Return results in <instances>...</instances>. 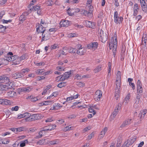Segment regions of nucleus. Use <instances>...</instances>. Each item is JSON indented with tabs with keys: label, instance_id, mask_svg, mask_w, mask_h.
Segmentation results:
<instances>
[{
	"label": "nucleus",
	"instance_id": "1",
	"mask_svg": "<svg viewBox=\"0 0 147 147\" xmlns=\"http://www.w3.org/2000/svg\"><path fill=\"white\" fill-rule=\"evenodd\" d=\"M38 25H39V26L38 27L36 28V31L38 33H42V39L41 41H44L45 40H47L48 39V38L45 36V35H44L43 36V34L45 30V28H43L44 26H42V25H39V24H38Z\"/></svg>",
	"mask_w": 147,
	"mask_h": 147
},
{
	"label": "nucleus",
	"instance_id": "2",
	"mask_svg": "<svg viewBox=\"0 0 147 147\" xmlns=\"http://www.w3.org/2000/svg\"><path fill=\"white\" fill-rule=\"evenodd\" d=\"M71 74V72L70 71L66 72L62 76L60 75L57 77L56 78V80H57L59 78V81H64L69 78Z\"/></svg>",
	"mask_w": 147,
	"mask_h": 147
},
{
	"label": "nucleus",
	"instance_id": "3",
	"mask_svg": "<svg viewBox=\"0 0 147 147\" xmlns=\"http://www.w3.org/2000/svg\"><path fill=\"white\" fill-rule=\"evenodd\" d=\"M99 33V36L100 37L101 41L103 43H105L107 40L108 36L105 33H104V31L101 30H100V32Z\"/></svg>",
	"mask_w": 147,
	"mask_h": 147
},
{
	"label": "nucleus",
	"instance_id": "4",
	"mask_svg": "<svg viewBox=\"0 0 147 147\" xmlns=\"http://www.w3.org/2000/svg\"><path fill=\"white\" fill-rule=\"evenodd\" d=\"M136 139V138H135L128 139L125 142L122 147H128L129 145H132L135 141Z\"/></svg>",
	"mask_w": 147,
	"mask_h": 147
},
{
	"label": "nucleus",
	"instance_id": "5",
	"mask_svg": "<svg viewBox=\"0 0 147 147\" xmlns=\"http://www.w3.org/2000/svg\"><path fill=\"white\" fill-rule=\"evenodd\" d=\"M140 96L139 94H137L135 100V103L134 105V107L136 109L138 108L140 106V102H141L140 100Z\"/></svg>",
	"mask_w": 147,
	"mask_h": 147
},
{
	"label": "nucleus",
	"instance_id": "6",
	"mask_svg": "<svg viewBox=\"0 0 147 147\" xmlns=\"http://www.w3.org/2000/svg\"><path fill=\"white\" fill-rule=\"evenodd\" d=\"M102 92L100 90H97L95 93L94 94V99L95 101H98L102 96Z\"/></svg>",
	"mask_w": 147,
	"mask_h": 147
},
{
	"label": "nucleus",
	"instance_id": "7",
	"mask_svg": "<svg viewBox=\"0 0 147 147\" xmlns=\"http://www.w3.org/2000/svg\"><path fill=\"white\" fill-rule=\"evenodd\" d=\"M82 46L79 45L78 46V49L77 50V53L79 55H84L86 51V50L84 47H82Z\"/></svg>",
	"mask_w": 147,
	"mask_h": 147
},
{
	"label": "nucleus",
	"instance_id": "8",
	"mask_svg": "<svg viewBox=\"0 0 147 147\" xmlns=\"http://www.w3.org/2000/svg\"><path fill=\"white\" fill-rule=\"evenodd\" d=\"M0 81L3 83L7 84L9 82V78L7 75H3L0 76Z\"/></svg>",
	"mask_w": 147,
	"mask_h": 147
},
{
	"label": "nucleus",
	"instance_id": "9",
	"mask_svg": "<svg viewBox=\"0 0 147 147\" xmlns=\"http://www.w3.org/2000/svg\"><path fill=\"white\" fill-rule=\"evenodd\" d=\"M32 10L37 11V14L39 15H42V9L40 7V6H39V5H36L33 6Z\"/></svg>",
	"mask_w": 147,
	"mask_h": 147
},
{
	"label": "nucleus",
	"instance_id": "10",
	"mask_svg": "<svg viewBox=\"0 0 147 147\" xmlns=\"http://www.w3.org/2000/svg\"><path fill=\"white\" fill-rule=\"evenodd\" d=\"M98 46V44L97 42H91L88 45V48L92 50H95Z\"/></svg>",
	"mask_w": 147,
	"mask_h": 147
},
{
	"label": "nucleus",
	"instance_id": "11",
	"mask_svg": "<svg viewBox=\"0 0 147 147\" xmlns=\"http://www.w3.org/2000/svg\"><path fill=\"white\" fill-rule=\"evenodd\" d=\"M29 13L28 12L23 13L21 15L19 18V20L20 21L23 22L26 19L27 16L28 15Z\"/></svg>",
	"mask_w": 147,
	"mask_h": 147
},
{
	"label": "nucleus",
	"instance_id": "12",
	"mask_svg": "<svg viewBox=\"0 0 147 147\" xmlns=\"http://www.w3.org/2000/svg\"><path fill=\"white\" fill-rule=\"evenodd\" d=\"M70 22L68 20H62L60 23L61 27H67L69 25Z\"/></svg>",
	"mask_w": 147,
	"mask_h": 147
},
{
	"label": "nucleus",
	"instance_id": "13",
	"mask_svg": "<svg viewBox=\"0 0 147 147\" xmlns=\"http://www.w3.org/2000/svg\"><path fill=\"white\" fill-rule=\"evenodd\" d=\"M12 77L15 79H18L23 77V76L22 75L20 71L16 72L15 73L13 74L12 75Z\"/></svg>",
	"mask_w": 147,
	"mask_h": 147
},
{
	"label": "nucleus",
	"instance_id": "14",
	"mask_svg": "<svg viewBox=\"0 0 147 147\" xmlns=\"http://www.w3.org/2000/svg\"><path fill=\"white\" fill-rule=\"evenodd\" d=\"M56 125H51L45 127L43 129V130L44 131H51L54 129L56 127Z\"/></svg>",
	"mask_w": 147,
	"mask_h": 147
},
{
	"label": "nucleus",
	"instance_id": "15",
	"mask_svg": "<svg viewBox=\"0 0 147 147\" xmlns=\"http://www.w3.org/2000/svg\"><path fill=\"white\" fill-rule=\"evenodd\" d=\"M86 25L87 27L90 28H93V27L95 26V24L94 22H92L91 21H86Z\"/></svg>",
	"mask_w": 147,
	"mask_h": 147
},
{
	"label": "nucleus",
	"instance_id": "16",
	"mask_svg": "<svg viewBox=\"0 0 147 147\" xmlns=\"http://www.w3.org/2000/svg\"><path fill=\"white\" fill-rule=\"evenodd\" d=\"M123 18L121 16L118 17L114 19L115 22L117 24H120L123 20Z\"/></svg>",
	"mask_w": 147,
	"mask_h": 147
},
{
	"label": "nucleus",
	"instance_id": "17",
	"mask_svg": "<svg viewBox=\"0 0 147 147\" xmlns=\"http://www.w3.org/2000/svg\"><path fill=\"white\" fill-rule=\"evenodd\" d=\"M147 112V110L146 109H144L143 110L140 111L139 114V116L140 117L141 119L144 117Z\"/></svg>",
	"mask_w": 147,
	"mask_h": 147
},
{
	"label": "nucleus",
	"instance_id": "18",
	"mask_svg": "<svg viewBox=\"0 0 147 147\" xmlns=\"http://www.w3.org/2000/svg\"><path fill=\"white\" fill-rule=\"evenodd\" d=\"M139 10L138 5L136 3L134 5V16H136L138 14V11Z\"/></svg>",
	"mask_w": 147,
	"mask_h": 147
},
{
	"label": "nucleus",
	"instance_id": "19",
	"mask_svg": "<svg viewBox=\"0 0 147 147\" xmlns=\"http://www.w3.org/2000/svg\"><path fill=\"white\" fill-rule=\"evenodd\" d=\"M13 55V54L12 52H9L7 53V58L6 59H3V60L4 61L5 60L6 61H11V56Z\"/></svg>",
	"mask_w": 147,
	"mask_h": 147
},
{
	"label": "nucleus",
	"instance_id": "20",
	"mask_svg": "<svg viewBox=\"0 0 147 147\" xmlns=\"http://www.w3.org/2000/svg\"><path fill=\"white\" fill-rule=\"evenodd\" d=\"M11 61H16L14 63L15 65H17L19 63L18 62V56L17 55H12L11 56Z\"/></svg>",
	"mask_w": 147,
	"mask_h": 147
},
{
	"label": "nucleus",
	"instance_id": "21",
	"mask_svg": "<svg viewBox=\"0 0 147 147\" xmlns=\"http://www.w3.org/2000/svg\"><path fill=\"white\" fill-rule=\"evenodd\" d=\"M16 94V92L13 91H9L7 93L6 95L7 97H13Z\"/></svg>",
	"mask_w": 147,
	"mask_h": 147
},
{
	"label": "nucleus",
	"instance_id": "22",
	"mask_svg": "<svg viewBox=\"0 0 147 147\" xmlns=\"http://www.w3.org/2000/svg\"><path fill=\"white\" fill-rule=\"evenodd\" d=\"M119 111L115 109L111 116V118L112 119H113L118 114Z\"/></svg>",
	"mask_w": 147,
	"mask_h": 147
},
{
	"label": "nucleus",
	"instance_id": "23",
	"mask_svg": "<svg viewBox=\"0 0 147 147\" xmlns=\"http://www.w3.org/2000/svg\"><path fill=\"white\" fill-rule=\"evenodd\" d=\"M34 121L36 120H39L42 119V116L41 114H34Z\"/></svg>",
	"mask_w": 147,
	"mask_h": 147
},
{
	"label": "nucleus",
	"instance_id": "24",
	"mask_svg": "<svg viewBox=\"0 0 147 147\" xmlns=\"http://www.w3.org/2000/svg\"><path fill=\"white\" fill-rule=\"evenodd\" d=\"M79 96V95L77 94L76 95H74V96H71L70 97H67L66 99V101H68L74 99H76L78 97V96Z\"/></svg>",
	"mask_w": 147,
	"mask_h": 147
},
{
	"label": "nucleus",
	"instance_id": "25",
	"mask_svg": "<svg viewBox=\"0 0 147 147\" xmlns=\"http://www.w3.org/2000/svg\"><path fill=\"white\" fill-rule=\"evenodd\" d=\"M32 88L30 87H28L26 88H23L21 89V91L25 92H28L30 91Z\"/></svg>",
	"mask_w": 147,
	"mask_h": 147
},
{
	"label": "nucleus",
	"instance_id": "26",
	"mask_svg": "<svg viewBox=\"0 0 147 147\" xmlns=\"http://www.w3.org/2000/svg\"><path fill=\"white\" fill-rule=\"evenodd\" d=\"M131 119H128L125 121L121 125V127H123L125 126L126 125L129 124H130L131 123Z\"/></svg>",
	"mask_w": 147,
	"mask_h": 147
},
{
	"label": "nucleus",
	"instance_id": "27",
	"mask_svg": "<svg viewBox=\"0 0 147 147\" xmlns=\"http://www.w3.org/2000/svg\"><path fill=\"white\" fill-rule=\"evenodd\" d=\"M29 71L30 70L28 68H26L25 69H22L20 71L23 76V77H24V74L26 73H28Z\"/></svg>",
	"mask_w": 147,
	"mask_h": 147
},
{
	"label": "nucleus",
	"instance_id": "28",
	"mask_svg": "<svg viewBox=\"0 0 147 147\" xmlns=\"http://www.w3.org/2000/svg\"><path fill=\"white\" fill-rule=\"evenodd\" d=\"M68 52L70 53H75L77 51L76 49L70 47L67 48Z\"/></svg>",
	"mask_w": 147,
	"mask_h": 147
},
{
	"label": "nucleus",
	"instance_id": "29",
	"mask_svg": "<svg viewBox=\"0 0 147 147\" xmlns=\"http://www.w3.org/2000/svg\"><path fill=\"white\" fill-rule=\"evenodd\" d=\"M130 97V94L129 93H128L126 96L125 99L124 100V102H125L126 103H127L129 101Z\"/></svg>",
	"mask_w": 147,
	"mask_h": 147
},
{
	"label": "nucleus",
	"instance_id": "30",
	"mask_svg": "<svg viewBox=\"0 0 147 147\" xmlns=\"http://www.w3.org/2000/svg\"><path fill=\"white\" fill-rule=\"evenodd\" d=\"M26 58V56L25 55H23L19 57L18 56V62L19 63L22 60L25 59Z\"/></svg>",
	"mask_w": 147,
	"mask_h": 147
},
{
	"label": "nucleus",
	"instance_id": "31",
	"mask_svg": "<svg viewBox=\"0 0 147 147\" xmlns=\"http://www.w3.org/2000/svg\"><path fill=\"white\" fill-rule=\"evenodd\" d=\"M27 140H26L20 142V146L21 147H24L25 146L26 144L28 143Z\"/></svg>",
	"mask_w": 147,
	"mask_h": 147
},
{
	"label": "nucleus",
	"instance_id": "32",
	"mask_svg": "<svg viewBox=\"0 0 147 147\" xmlns=\"http://www.w3.org/2000/svg\"><path fill=\"white\" fill-rule=\"evenodd\" d=\"M66 85V84L65 82H61L58 84L57 87L59 88H61L65 86Z\"/></svg>",
	"mask_w": 147,
	"mask_h": 147
},
{
	"label": "nucleus",
	"instance_id": "33",
	"mask_svg": "<svg viewBox=\"0 0 147 147\" xmlns=\"http://www.w3.org/2000/svg\"><path fill=\"white\" fill-rule=\"evenodd\" d=\"M117 48V40L116 38L115 40L114 44L113 45V50H116Z\"/></svg>",
	"mask_w": 147,
	"mask_h": 147
},
{
	"label": "nucleus",
	"instance_id": "34",
	"mask_svg": "<svg viewBox=\"0 0 147 147\" xmlns=\"http://www.w3.org/2000/svg\"><path fill=\"white\" fill-rule=\"evenodd\" d=\"M102 66L101 65H99L96 67L94 69V71L95 73L98 72L101 70Z\"/></svg>",
	"mask_w": 147,
	"mask_h": 147
},
{
	"label": "nucleus",
	"instance_id": "35",
	"mask_svg": "<svg viewBox=\"0 0 147 147\" xmlns=\"http://www.w3.org/2000/svg\"><path fill=\"white\" fill-rule=\"evenodd\" d=\"M7 85H0V88L2 90H6V89H7Z\"/></svg>",
	"mask_w": 147,
	"mask_h": 147
},
{
	"label": "nucleus",
	"instance_id": "36",
	"mask_svg": "<svg viewBox=\"0 0 147 147\" xmlns=\"http://www.w3.org/2000/svg\"><path fill=\"white\" fill-rule=\"evenodd\" d=\"M143 92V88L142 87H137V94H141Z\"/></svg>",
	"mask_w": 147,
	"mask_h": 147
},
{
	"label": "nucleus",
	"instance_id": "37",
	"mask_svg": "<svg viewBox=\"0 0 147 147\" xmlns=\"http://www.w3.org/2000/svg\"><path fill=\"white\" fill-rule=\"evenodd\" d=\"M58 143V142L57 140H54L50 141L49 142V144L50 145H53L56 144Z\"/></svg>",
	"mask_w": 147,
	"mask_h": 147
},
{
	"label": "nucleus",
	"instance_id": "38",
	"mask_svg": "<svg viewBox=\"0 0 147 147\" xmlns=\"http://www.w3.org/2000/svg\"><path fill=\"white\" fill-rule=\"evenodd\" d=\"M53 106L55 110H57L60 107H62V106H61L60 105L59 103H55L53 105Z\"/></svg>",
	"mask_w": 147,
	"mask_h": 147
},
{
	"label": "nucleus",
	"instance_id": "39",
	"mask_svg": "<svg viewBox=\"0 0 147 147\" xmlns=\"http://www.w3.org/2000/svg\"><path fill=\"white\" fill-rule=\"evenodd\" d=\"M119 91L115 90V97L117 100L118 99L119 96Z\"/></svg>",
	"mask_w": 147,
	"mask_h": 147
},
{
	"label": "nucleus",
	"instance_id": "40",
	"mask_svg": "<svg viewBox=\"0 0 147 147\" xmlns=\"http://www.w3.org/2000/svg\"><path fill=\"white\" fill-rule=\"evenodd\" d=\"M46 4L47 6H51L54 4L53 1H47L46 2Z\"/></svg>",
	"mask_w": 147,
	"mask_h": 147
},
{
	"label": "nucleus",
	"instance_id": "41",
	"mask_svg": "<svg viewBox=\"0 0 147 147\" xmlns=\"http://www.w3.org/2000/svg\"><path fill=\"white\" fill-rule=\"evenodd\" d=\"M6 29L5 26L0 25V32H4Z\"/></svg>",
	"mask_w": 147,
	"mask_h": 147
},
{
	"label": "nucleus",
	"instance_id": "42",
	"mask_svg": "<svg viewBox=\"0 0 147 147\" xmlns=\"http://www.w3.org/2000/svg\"><path fill=\"white\" fill-rule=\"evenodd\" d=\"M82 12H83L84 15L85 16H89L91 15L90 13H89V12L88 11H87L85 10H83L82 11Z\"/></svg>",
	"mask_w": 147,
	"mask_h": 147
},
{
	"label": "nucleus",
	"instance_id": "43",
	"mask_svg": "<svg viewBox=\"0 0 147 147\" xmlns=\"http://www.w3.org/2000/svg\"><path fill=\"white\" fill-rule=\"evenodd\" d=\"M117 77L116 80H121V72L119 71L117 72Z\"/></svg>",
	"mask_w": 147,
	"mask_h": 147
},
{
	"label": "nucleus",
	"instance_id": "44",
	"mask_svg": "<svg viewBox=\"0 0 147 147\" xmlns=\"http://www.w3.org/2000/svg\"><path fill=\"white\" fill-rule=\"evenodd\" d=\"M121 106L122 104L121 103H118V105L116 106L115 109L119 111L121 109Z\"/></svg>",
	"mask_w": 147,
	"mask_h": 147
},
{
	"label": "nucleus",
	"instance_id": "45",
	"mask_svg": "<svg viewBox=\"0 0 147 147\" xmlns=\"http://www.w3.org/2000/svg\"><path fill=\"white\" fill-rule=\"evenodd\" d=\"M44 105H49L53 103L54 102L53 100L46 101H44Z\"/></svg>",
	"mask_w": 147,
	"mask_h": 147
},
{
	"label": "nucleus",
	"instance_id": "46",
	"mask_svg": "<svg viewBox=\"0 0 147 147\" xmlns=\"http://www.w3.org/2000/svg\"><path fill=\"white\" fill-rule=\"evenodd\" d=\"M94 132H92L88 136L87 139L88 140H90L92 137L94 136Z\"/></svg>",
	"mask_w": 147,
	"mask_h": 147
},
{
	"label": "nucleus",
	"instance_id": "47",
	"mask_svg": "<svg viewBox=\"0 0 147 147\" xmlns=\"http://www.w3.org/2000/svg\"><path fill=\"white\" fill-rule=\"evenodd\" d=\"M76 84L80 87H82L84 86V83L82 82H77Z\"/></svg>",
	"mask_w": 147,
	"mask_h": 147
},
{
	"label": "nucleus",
	"instance_id": "48",
	"mask_svg": "<svg viewBox=\"0 0 147 147\" xmlns=\"http://www.w3.org/2000/svg\"><path fill=\"white\" fill-rule=\"evenodd\" d=\"M35 73L37 74H43V71L42 69H38L36 71Z\"/></svg>",
	"mask_w": 147,
	"mask_h": 147
},
{
	"label": "nucleus",
	"instance_id": "49",
	"mask_svg": "<svg viewBox=\"0 0 147 147\" xmlns=\"http://www.w3.org/2000/svg\"><path fill=\"white\" fill-rule=\"evenodd\" d=\"M89 111L90 113H92L93 115L96 114V112L92 108H90L89 109Z\"/></svg>",
	"mask_w": 147,
	"mask_h": 147
},
{
	"label": "nucleus",
	"instance_id": "50",
	"mask_svg": "<svg viewBox=\"0 0 147 147\" xmlns=\"http://www.w3.org/2000/svg\"><path fill=\"white\" fill-rule=\"evenodd\" d=\"M147 38L146 37L144 38V36H143L142 39V43L144 44V43L145 44L144 45H146V40Z\"/></svg>",
	"mask_w": 147,
	"mask_h": 147
},
{
	"label": "nucleus",
	"instance_id": "51",
	"mask_svg": "<svg viewBox=\"0 0 147 147\" xmlns=\"http://www.w3.org/2000/svg\"><path fill=\"white\" fill-rule=\"evenodd\" d=\"M19 109V107L18 106H16L14 107H12L11 109V110L12 111H16L18 110Z\"/></svg>",
	"mask_w": 147,
	"mask_h": 147
},
{
	"label": "nucleus",
	"instance_id": "52",
	"mask_svg": "<svg viewBox=\"0 0 147 147\" xmlns=\"http://www.w3.org/2000/svg\"><path fill=\"white\" fill-rule=\"evenodd\" d=\"M73 127L71 126L70 125H69L68 126H66L65 128V131H67V130H70L71 129H72Z\"/></svg>",
	"mask_w": 147,
	"mask_h": 147
},
{
	"label": "nucleus",
	"instance_id": "53",
	"mask_svg": "<svg viewBox=\"0 0 147 147\" xmlns=\"http://www.w3.org/2000/svg\"><path fill=\"white\" fill-rule=\"evenodd\" d=\"M43 131H44L43 130V129L42 130L40 131L38 133L39 136H36V138H39L41 137L42 136V132H43Z\"/></svg>",
	"mask_w": 147,
	"mask_h": 147
},
{
	"label": "nucleus",
	"instance_id": "54",
	"mask_svg": "<svg viewBox=\"0 0 147 147\" xmlns=\"http://www.w3.org/2000/svg\"><path fill=\"white\" fill-rule=\"evenodd\" d=\"M64 122V121L63 119H59L57 121V123L59 124H61Z\"/></svg>",
	"mask_w": 147,
	"mask_h": 147
},
{
	"label": "nucleus",
	"instance_id": "55",
	"mask_svg": "<svg viewBox=\"0 0 147 147\" xmlns=\"http://www.w3.org/2000/svg\"><path fill=\"white\" fill-rule=\"evenodd\" d=\"M34 63L35 64V65L37 66L42 65L43 64H44V63L43 62H41L38 63H36L35 62Z\"/></svg>",
	"mask_w": 147,
	"mask_h": 147
},
{
	"label": "nucleus",
	"instance_id": "56",
	"mask_svg": "<svg viewBox=\"0 0 147 147\" xmlns=\"http://www.w3.org/2000/svg\"><path fill=\"white\" fill-rule=\"evenodd\" d=\"M45 142V140H42L38 141L37 143L39 145H41Z\"/></svg>",
	"mask_w": 147,
	"mask_h": 147
},
{
	"label": "nucleus",
	"instance_id": "57",
	"mask_svg": "<svg viewBox=\"0 0 147 147\" xmlns=\"http://www.w3.org/2000/svg\"><path fill=\"white\" fill-rule=\"evenodd\" d=\"M59 53H60L61 54V55H66V51H63V50H60L59 52Z\"/></svg>",
	"mask_w": 147,
	"mask_h": 147
},
{
	"label": "nucleus",
	"instance_id": "58",
	"mask_svg": "<svg viewBox=\"0 0 147 147\" xmlns=\"http://www.w3.org/2000/svg\"><path fill=\"white\" fill-rule=\"evenodd\" d=\"M89 7H90L88 11L89 12V13H90L91 14L93 11V7L91 5V6H90Z\"/></svg>",
	"mask_w": 147,
	"mask_h": 147
},
{
	"label": "nucleus",
	"instance_id": "59",
	"mask_svg": "<svg viewBox=\"0 0 147 147\" xmlns=\"http://www.w3.org/2000/svg\"><path fill=\"white\" fill-rule=\"evenodd\" d=\"M76 36V33H70L68 34V36L71 38Z\"/></svg>",
	"mask_w": 147,
	"mask_h": 147
},
{
	"label": "nucleus",
	"instance_id": "60",
	"mask_svg": "<svg viewBox=\"0 0 147 147\" xmlns=\"http://www.w3.org/2000/svg\"><path fill=\"white\" fill-rule=\"evenodd\" d=\"M119 14L118 12L117 11H115L114 12V19L116 18L119 17L118 16Z\"/></svg>",
	"mask_w": 147,
	"mask_h": 147
},
{
	"label": "nucleus",
	"instance_id": "61",
	"mask_svg": "<svg viewBox=\"0 0 147 147\" xmlns=\"http://www.w3.org/2000/svg\"><path fill=\"white\" fill-rule=\"evenodd\" d=\"M116 86H120L121 80H116Z\"/></svg>",
	"mask_w": 147,
	"mask_h": 147
},
{
	"label": "nucleus",
	"instance_id": "62",
	"mask_svg": "<svg viewBox=\"0 0 147 147\" xmlns=\"http://www.w3.org/2000/svg\"><path fill=\"white\" fill-rule=\"evenodd\" d=\"M24 127H20L16 128V132H20L23 130Z\"/></svg>",
	"mask_w": 147,
	"mask_h": 147
},
{
	"label": "nucleus",
	"instance_id": "63",
	"mask_svg": "<svg viewBox=\"0 0 147 147\" xmlns=\"http://www.w3.org/2000/svg\"><path fill=\"white\" fill-rule=\"evenodd\" d=\"M53 118L52 117L51 118H48L47 119L45 120V122L47 123L48 122H50L53 120Z\"/></svg>",
	"mask_w": 147,
	"mask_h": 147
},
{
	"label": "nucleus",
	"instance_id": "64",
	"mask_svg": "<svg viewBox=\"0 0 147 147\" xmlns=\"http://www.w3.org/2000/svg\"><path fill=\"white\" fill-rule=\"evenodd\" d=\"M24 115L25 117L24 118H25V119H26L29 117V116H30V114L28 113H24Z\"/></svg>",
	"mask_w": 147,
	"mask_h": 147
}]
</instances>
